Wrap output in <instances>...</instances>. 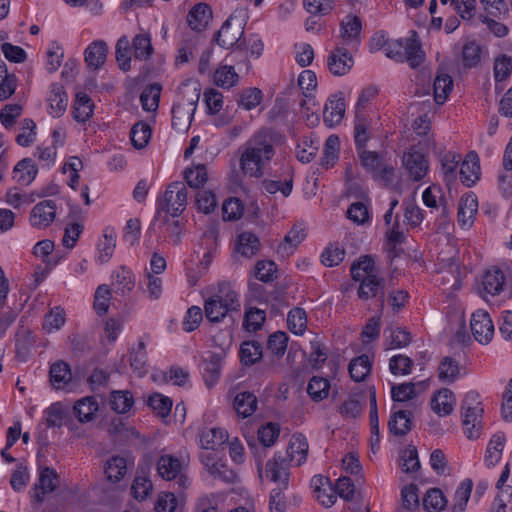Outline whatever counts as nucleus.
I'll use <instances>...</instances> for the list:
<instances>
[{
  "label": "nucleus",
  "instance_id": "1",
  "mask_svg": "<svg viewBox=\"0 0 512 512\" xmlns=\"http://www.w3.org/2000/svg\"><path fill=\"white\" fill-rule=\"evenodd\" d=\"M239 166L244 176L262 178L276 154L275 138L270 129L255 132L239 148Z\"/></svg>",
  "mask_w": 512,
  "mask_h": 512
},
{
  "label": "nucleus",
  "instance_id": "48",
  "mask_svg": "<svg viewBox=\"0 0 512 512\" xmlns=\"http://www.w3.org/2000/svg\"><path fill=\"white\" fill-rule=\"evenodd\" d=\"M460 376L459 363L451 358L444 357L438 367V378L445 383H452Z\"/></svg>",
  "mask_w": 512,
  "mask_h": 512
},
{
  "label": "nucleus",
  "instance_id": "55",
  "mask_svg": "<svg viewBox=\"0 0 512 512\" xmlns=\"http://www.w3.org/2000/svg\"><path fill=\"white\" fill-rule=\"evenodd\" d=\"M213 79L218 87L231 88L236 85L239 76L233 66L224 65L215 71Z\"/></svg>",
  "mask_w": 512,
  "mask_h": 512
},
{
  "label": "nucleus",
  "instance_id": "26",
  "mask_svg": "<svg viewBox=\"0 0 512 512\" xmlns=\"http://www.w3.org/2000/svg\"><path fill=\"white\" fill-rule=\"evenodd\" d=\"M56 204L53 200H42L34 206V226L47 227L55 219Z\"/></svg>",
  "mask_w": 512,
  "mask_h": 512
},
{
  "label": "nucleus",
  "instance_id": "43",
  "mask_svg": "<svg viewBox=\"0 0 512 512\" xmlns=\"http://www.w3.org/2000/svg\"><path fill=\"white\" fill-rule=\"evenodd\" d=\"M371 361L365 354L352 359L349 363L348 370L351 378L355 382L364 381L371 371Z\"/></svg>",
  "mask_w": 512,
  "mask_h": 512
},
{
  "label": "nucleus",
  "instance_id": "29",
  "mask_svg": "<svg viewBox=\"0 0 512 512\" xmlns=\"http://www.w3.org/2000/svg\"><path fill=\"white\" fill-rule=\"evenodd\" d=\"M260 241L258 237L251 232H242L238 235L236 242V251L245 258H252L260 250Z\"/></svg>",
  "mask_w": 512,
  "mask_h": 512
},
{
  "label": "nucleus",
  "instance_id": "7",
  "mask_svg": "<svg viewBox=\"0 0 512 512\" xmlns=\"http://www.w3.org/2000/svg\"><path fill=\"white\" fill-rule=\"evenodd\" d=\"M158 206L172 217L181 215L187 206V188L183 182H172L166 188Z\"/></svg>",
  "mask_w": 512,
  "mask_h": 512
},
{
  "label": "nucleus",
  "instance_id": "59",
  "mask_svg": "<svg viewBox=\"0 0 512 512\" xmlns=\"http://www.w3.org/2000/svg\"><path fill=\"white\" fill-rule=\"evenodd\" d=\"M133 403V396L129 391H113L109 400L111 409L120 414L129 411Z\"/></svg>",
  "mask_w": 512,
  "mask_h": 512
},
{
  "label": "nucleus",
  "instance_id": "24",
  "mask_svg": "<svg viewBox=\"0 0 512 512\" xmlns=\"http://www.w3.org/2000/svg\"><path fill=\"white\" fill-rule=\"evenodd\" d=\"M228 439L227 432L222 428H203L199 432V442L203 449L215 450L223 445Z\"/></svg>",
  "mask_w": 512,
  "mask_h": 512
},
{
  "label": "nucleus",
  "instance_id": "58",
  "mask_svg": "<svg viewBox=\"0 0 512 512\" xmlns=\"http://www.w3.org/2000/svg\"><path fill=\"white\" fill-rule=\"evenodd\" d=\"M130 41L127 36L118 39L115 47V57L119 68L128 71L131 68Z\"/></svg>",
  "mask_w": 512,
  "mask_h": 512
},
{
  "label": "nucleus",
  "instance_id": "54",
  "mask_svg": "<svg viewBox=\"0 0 512 512\" xmlns=\"http://www.w3.org/2000/svg\"><path fill=\"white\" fill-rule=\"evenodd\" d=\"M152 135L150 126L144 122H138L133 125L130 131L131 143L136 149L144 148Z\"/></svg>",
  "mask_w": 512,
  "mask_h": 512
},
{
  "label": "nucleus",
  "instance_id": "47",
  "mask_svg": "<svg viewBox=\"0 0 512 512\" xmlns=\"http://www.w3.org/2000/svg\"><path fill=\"white\" fill-rule=\"evenodd\" d=\"M13 180L17 187H27L32 182V159L24 158L20 160L13 169Z\"/></svg>",
  "mask_w": 512,
  "mask_h": 512
},
{
  "label": "nucleus",
  "instance_id": "40",
  "mask_svg": "<svg viewBox=\"0 0 512 512\" xmlns=\"http://www.w3.org/2000/svg\"><path fill=\"white\" fill-rule=\"evenodd\" d=\"M505 441L506 437L502 432L492 436L485 454V463L488 466H495L501 460Z\"/></svg>",
  "mask_w": 512,
  "mask_h": 512
},
{
  "label": "nucleus",
  "instance_id": "4",
  "mask_svg": "<svg viewBox=\"0 0 512 512\" xmlns=\"http://www.w3.org/2000/svg\"><path fill=\"white\" fill-rule=\"evenodd\" d=\"M54 249V242L49 239L34 245V285L41 283L62 259Z\"/></svg>",
  "mask_w": 512,
  "mask_h": 512
},
{
  "label": "nucleus",
  "instance_id": "6",
  "mask_svg": "<svg viewBox=\"0 0 512 512\" xmlns=\"http://www.w3.org/2000/svg\"><path fill=\"white\" fill-rule=\"evenodd\" d=\"M245 18L246 14L243 10H236L223 23L216 37L221 47L229 49L239 43L244 33Z\"/></svg>",
  "mask_w": 512,
  "mask_h": 512
},
{
  "label": "nucleus",
  "instance_id": "14",
  "mask_svg": "<svg viewBox=\"0 0 512 512\" xmlns=\"http://www.w3.org/2000/svg\"><path fill=\"white\" fill-rule=\"evenodd\" d=\"M354 65V60L346 48H335L327 58V67L335 76L347 74Z\"/></svg>",
  "mask_w": 512,
  "mask_h": 512
},
{
  "label": "nucleus",
  "instance_id": "11",
  "mask_svg": "<svg viewBox=\"0 0 512 512\" xmlns=\"http://www.w3.org/2000/svg\"><path fill=\"white\" fill-rule=\"evenodd\" d=\"M408 176L413 181H421L429 170V163L425 155L416 150H409L402 158Z\"/></svg>",
  "mask_w": 512,
  "mask_h": 512
},
{
  "label": "nucleus",
  "instance_id": "30",
  "mask_svg": "<svg viewBox=\"0 0 512 512\" xmlns=\"http://www.w3.org/2000/svg\"><path fill=\"white\" fill-rule=\"evenodd\" d=\"M199 40L200 37L196 33L187 32L183 35L177 50L176 64H185L193 58Z\"/></svg>",
  "mask_w": 512,
  "mask_h": 512
},
{
  "label": "nucleus",
  "instance_id": "36",
  "mask_svg": "<svg viewBox=\"0 0 512 512\" xmlns=\"http://www.w3.org/2000/svg\"><path fill=\"white\" fill-rule=\"evenodd\" d=\"M504 284L505 277L499 268L489 269L483 276V289L492 296L498 295L503 290Z\"/></svg>",
  "mask_w": 512,
  "mask_h": 512
},
{
  "label": "nucleus",
  "instance_id": "49",
  "mask_svg": "<svg viewBox=\"0 0 512 512\" xmlns=\"http://www.w3.org/2000/svg\"><path fill=\"white\" fill-rule=\"evenodd\" d=\"M289 330L295 335H303L307 329V315L303 308L295 307L287 315Z\"/></svg>",
  "mask_w": 512,
  "mask_h": 512
},
{
  "label": "nucleus",
  "instance_id": "18",
  "mask_svg": "<svg viewBox=\"0 0 512 512\" xmlns=\"http://www.w3.org/2000/svg\"><path fill=\"white\" fill-rule=\"evenodd\" d=\"M360 286L358 289V296L362 300H367L373 297H380L381 306L384 305V285L385 281L383 278H379L377 275H370L368 278L359 280Z\"/></svg>",
  "mask_w": 512,
  "mask_h": 512
},
{
  "label": "nucleus",
  "instance_id": "5",
  "mask_svg": "<svg viewBox=\"0 0 512 512\" xmlns=\"http://www.w3.org/2000/svg\"><path fill=\"white\" fill-rule=\"evenodd\" d=\"M464 433L467 438H478L480 435V418L483 414V407L476 392H469L462 401Z\"/></svg>",
  "mask_w": 512,
  "mask_h": 512
},
{
  "label": "nucleus",
  "instance_id": "42",
  "mask_svg": "<svg viewBox=\"0 0 512 512\" xmlns=\"http://www.w3.org/2000/svg\"><path fill=\"white\" fill-rule=\"evenodd\" d=\"M340 140L337 135H330L325 142L323 156L321 157L320 165L329 169L333 167L339 158Z\"/></svg>",
  "mask_w": 512,
  "mask_h": 512
},
{
  "label": "nucleus",
  "instance_id": "38",
  "mask_svg": "<svg viewBox=\"0 0 512 512\" xmlns=\"http://www.w3.org/2000/svg\"><path fill=\"white\" fill-rule=\"evenodd\" d=\"M202 371L207 386L214 385L220 377L221 357L215 353L210 354L202 362Z\"/></svg>",
  "mask_w": 512,
  "mask_h": 512
},
{
  "label": "nucleus",
  "instance_id": "53",
  "mask_svg": "<svg viewBox=\"0 0 512 512\" xmlns=\"http://www.w3.org/2000/svg\"><path fill=\"white\" fill-rule=\"evenodd\" d=\"M127 471V461L125 458L115 456L109 459L105 466L107 479L112 482L120 481Z\"/></svg>",
  "mask_w": 512,
  "mask_h": 512
},
{
  "label": "nucleus",
  "instance_id": "20",
  "mask_svg": "<svg viewBox=\"0 0 512 512\" xmlns=\"http://www.w3.org/2000/svg\"><path fill=\"white\" fill-rule=\"evenodd\" d=\"M107 44L102 40L92 42L85 50L84 60L89 69L98 70L106 61Z\"/></svg>",
  "mask_w": 512,
  "mask_h": 512
},
{
  "label": "nucleus",
  "instance_id": "13",
  "mask_svg": "<svg viewBox=\"0 0 512 512\" xmlns=\"http://www.w3.org/2000/svg\"><path fill=\"white\" fill-rule=\"evenodd\" d=\"M345 114V101L342 92L331 95L324 107L323 121L328 127L338 125Z\"/></svg>",
  "mask_w": 512,
  "mask_h": 512
},
{
  "label": "nucleus",
  "instance_id": "33",
  "mask_svg": "<svg viewBox=\"0 0 512 512\" xmlns=\"http://www.w3.org/2000/svg\"><path fill=\"white\" fill-rule=\"evenodd\" d=\"M98 261L103 264L109 261L116 247V232L112 227H106L103 231V237L98 242Z\"/></svg>",
  "mask_w": 512,
  "mask_h": 512
},
{
  "label": "nucleus",
  "instance_id": "46",
  "mask_svg": "<svg viewBox=\"0 0 512 512\" xmlns=\"http://www.w3.org/2000/svg\"><path fill=\"white\" fill-rule=\"evenodd\" d=\"M184 179L191 188L203 187L208 180L207 167L205 164H196L185 169Z\"/></svg>",
  "mask_w": 512,
  "mask_h": 512
},
{
  "label": "nucleus",
  "instance_id": "23",
  "mask_svg": "<svg viewBox=\"0 0 512 512\" xmlns=\"http://www.w3.org/2000/svg\"><path fill=\"white\" fill-rule=\"evenodd\" d=\"M413 415L407 410L393 412L388 421V429L395 436H405L413 427Z\"/></svg>",
  "mask_w": 512,
  "mask_h": 512
},
{
  "label": "nucleus",
  "instance_id": "51",
  "mask_svg": "<svg viewBox=\"0 0 512 512\" xmlns=\"http://www.w3.org/2000/svg\"><path fill=\"white\" fill-rule=\"evenodd\" d=\"M400 468L406 474H413L420 468L417 449L409 445L400 454Z\"/></svg>",
  "mask_w": 512,
  "mask_h": 512
},
{
  "label": "nucleus",
  "instance_id": "9",
  "mask_svg": "<svg viewBox=\"0 0 512 512\" xmlns=\"http://www.w3.org/2000/svg\"><path fill=\"white\" fill-rule=\"evenodd\" d=\"M59 485V476L53 469L40 462L38 468V481L34 484V498L37 501L44 500L46 495L51 494Z\"/></svg>",
  "mask_w": 512,
  "mask_h": 512
},
{
  "label": "nucleus",
  "instance_id": "61",
  "mask_svg": "<svg viewBox=\"0 0 512 512\" xmlns=\"http://www.w3.org/2000/svg\"><path fill=\"white\" fill-rule=\"evenodd\" d=\"M351 275L355 281L368 278L370 275H376L375 264L370 256H363L357 263L351 266Z\"/></svg>",
  "mask_w": 512,
  "mask_h": 512
},
{
  "label": "nucleus",
  "instance_id": "15",
  "mask_svg": "<svg viewBox=\"0 0 512 512\" xmlns=\"http://www.w3.org/2000/svg\"><path fill=\"white\" fill-rule=\"evenodd\" d=\"M48 113L54 117H61L67 110L68 95L64 87L59 83H52L46 99Z\"/></svg>",
  "mask_w": 512,
  "mask_h": 512
},
{
  "label": "nucleus",
  "instance_id": "32",
  "mask_svg": "<svg viewBox=\"0 0 512 512\" xmlns=\"http://www.w3.org/2000/svg\"><path fill=\"white\" fill-rule=\"evenodd\" d=\"M50 381L55 389H64L72 380L69 365L64 361H58L50 367Z\"/></svg>",
  "mask_w": 512,
  "mask_h": 512
},
{
  "label": "nucleus",
  "instance_id": "10",
  "mask_svg": "<svg viewBox=\"0 0 512 512\" xmlns=\"http://www.w3.org/2000/svg\"><path fill=\"white\" fill-rule=\"evenodd\" d=\"M471 331L476 341L488 344L494 335V324L488 312L477 310L470 321Z\"/></svg>",
  "mask_w": 512,
  "mask_h": 512
},
{
  "label": "nucleus",
  "instance_id": "27",
  "mask_svg": "<svg viewBox=\"0 0 512 512\" xmlns=\"http://www.w3.org/2000/svg\"><path fill=\"white\" fill-rule=\"evenodd\" d=\"M427 387V381H420L417 384L408 382L394 385L391 389V396L395 402H406L416 397L417 388H419V391H425Z\"/></svg>",
  "mask_w": 512,
  "mask_h": 512
},
{
  "label": "nucleus",
  "instance_id": "16",
  "mask_svg": "<svg viewBox=\"0 0 512 512\" xmlns=\"http://www.w3.org/2000/svg\"><path fill=\"white\" fill-rule=\"evenodd\" d=\"M478 211V200L476 195L469 193L464 195L458 206V223L462 228H469L474 223L475 215Z\"/></svg>",
  "mask_w": 512,
  "mask_h": 512
},
{
  "label": "nucleus",
  "instance_id": "31",
  "mask_svg": "<svg viewBox=\"0 0 512 512\" xmlns=\"http://www.w3.org/2000/svg\"><path fill=\"white\" fill-rule=\"evenodd\" d=\"M112 287L115 293H129L134 287L133 273L125 267H119L112 274Z\"/></svg>",
  "mask_w": 512,
  "mask_h": 512
},
{
  "label": "nucleus",
  "instance_id": "64",
  "mask_svg": "<svg viewBox=\"0 0 512 512\" xmlns=\"http://www.w3.org/2000/svg\"><path fill=\"white\" fill-rule=\"evenodd\" d=\"M262 91L258 88H246L238 96L237 103L245 110H252L257 107L262 100Z\"/></svg>",
  "mask_w": 512,
  "mask_h": 512
},
{
  "label": "nucleus",
  "instance_id": "56",
  "mask_svg": "<svg viewBox=\"0 0 512 512\" xmlns=\"http://www.w3.org/2000/svg\"><path fill=\"white\" fill-rule=\"evenodd\" d=\"M330 384L326 378L314 376L310 379L307 386V393L316 402L327 398Z\"/></svg>",
  "mask_w": 512,
  "mask_h": 512
},
{
  "label": "nucleus",
  "instance_id": "39",
  "mask_svg": "<svg viewBox=\"0 0 512 512\" xmlns=\"http://www.w3.org/2000/svg\"><path fill=\"white\" fill-rule=\"evenodd\" d=\"M16 356L22 361H27L30 357L32 347V336L28 326L21 325L16 333Z\"/></svg>",
  "mask_w": 512,
  "mask_h": 512
},
{
  "label": "nucleus",
  "instance_id": "44",
  "mask_svg": "<svg viewBox=\"0 0 512 512\" xmlns=\"http://www.w3.org/2000/svg\"><path fill=\"white\" fill-rule=\"evenodd\" d=\"M262 346L258 341H244L239 350L241 362L246 366H251L261 360Z\"/></svg>",
  "mask_w": 512,
  "mask_h": 512
},
{
  "label": "nucleus",
  "instance_id": "22",
  "mask_svg": "<svg viewBox=\"0 0 512 512\" xmlns=\"http://www.w3.org/2000/svg\"><path fill=\"white\" fill-rule=\"evenodd\" d=\"M308 448L309 445L306 438L301 434H295L292 436L287 447L286 458L290 463H295L299 466L305 462Z\"/></svg>",
  "mask_w": 512,
  "mask_h": 512
},
{
  "label": "nucleus",
  "instance_id": "8",
  "mask_svg": "<svg viewBox=\"0 0 512 512\" xmlns=\"http://www.w3.org/2000/svg\"><path fill=\"white\" fill-rule=\"evenodd\" d=\"M157 472L164 480H174L180 489H185L190 484L189 478L183 474V463L173 455L164 454L158 458Z\"/></svg>",
  "mask_w": 512,
  "mask_h": 512
},
{
  "label": "nucleus",
  "instance_id": "21",
  "mask_svg": "<svg viewBox=\"0 0 512 512\" xmlns=\"http://www.w3.org/2000/svg\"><path fill=\"white\" fill-rule=\"evenodd\" d=\"M212 11L210 7L205 3L196 4L187 15V22L189 27L193 30L192 33H198L203 31L210 18Z\"/></svg>",
  "mask_w": 512,
  "mask_h": 512
},
{
  "label": "nucleus",
  "instance_id": "37",
  "mask_svg": "<svg viewBox=\"0 0 512 512\" xmlns=\"http://www.w3.org/2000/svg\"><path fill=\"white\" fill-rule=\"evenodd\" d=\"M257 398L251 392L238 393L234 398V409L243 418L251 416L257 408Z\"/></svg>",
  "mask_w": 512,
  "mask_h": 512
},
{
  "label": "nucleus",
  "instance_id": "62",
  "mask_svg": "<svg viewBox=\"0 0 512 512\" xmlns=\"http://www.w3.org/2000/svg\"><path fill=\"white\" fill-rule=\"evenodd\" d=\"M147 353L144 341H139L136 348L130 352V365L138 375L146 372Z\"/></svg>",
  "mask_w": 512,
  "mask_h": 512
},
{
  "label": "nucleus",
  "instance_id": "57",
  "mask_svg": "<svg viewBox=\"0 0 512 512\" xmlns=\"http://www.w3.org/2000/svg\"><path fill=\"white\" fill-rule=\"evenodd\" d=\"M453 88L452 77L448 74H439L434 80V99L437 104H443Z\"/></svg>",
  "mask_w": 512,
  "mask_h": 512
},
{
  "label": "nucleus",
  "instance_id": "41",
  "mask_svg": "<svg viewBox=\"0 0 512 512\" xmlns=\"http://www.w3.org/2000/svg\"><path fill=\"white\" fill-rule=\"evenodd\" d=\"M370 121L365 113L355 115L354 140L357 150L363 149L370 139Z\"/></svg>",
  "mask_w": 512,
  "mask_h": 512
},
{
  "label": "nucleus",
  "instance_id": "34",
  "mask_svg": "<svg viewBox=\"0 0 512 512\" xmlns=\"http://www.w3.org/2000/svg\"><path fill=\"white\" fill-rule=\"evenodd\" d=\"M341 38L345 44L357 41L362 29V23L358 16L349 14L343 18L340 24Z\"/></svg>",
  "mask_w": 512,
  "mask_h": 512
},
{
  "label": "nucleus",
  "instance_id": "60",
  "mask_svg": "<svg viewBox=\"0 0 512 512\" xmlns=\"http://www.w3.org/2000/svg\"><path fill=\"white\" fill-rule=\"evenodd\" d=\"M64 56V51L62 46L53 41L48 46V49L45 53V68L49 73L55 72L61 65L62 59Z\"/></svg>",
  "mask_w": 512,
  "mask_h": 512
},
{
  "label": "nucleus",
  "instance_id": "2",
  "mask_svg": "<svg viewBox=\"0 0 512 512\" xmlns=\"http://www.w3.org/2000/svg\"><path fill=\"white\" fill-rule=\"evenodd\" d=\"M240 293L229 282H220L216 291L204 302V313L212 323H219L225 317L239 312L241 308Z\"/></svg>",
  "mask_w": 512,
  "mask_h": 512
},
{
  "label": "nucleus",
  "instance_id": "50",
  "mask_svg": "<svg viewBox=\"0 0 512 512\" xmlns=\"http://www.w3.org/2000/svg\"><path fill=\"white\" fill-rule=\"evenodd\" d=\"M161 94V86L153 83L145 87L140 95V102L145 111H155L158 108Z\"/></svg>",
  "mask_w": 512,
  "mask_h": 512
},
{
  "label": "nucleus",
  "instance_id": "35",
  "mask_svg": "<svg viewBox=\"0 0 512 512\" xmlns=\"http://www.w3.org/2000/svg\"><path fill=\"white\" fill-rule=\"evenodd\" d=\"M94 104L84 92H78L73 105V117L78 122H86L93 114Z\"/></svg>",
  "mask_w": 512,
  "mask_h": 512
},
{
  "label": "nucleus",
  "instance_id": "25",
  "mask_svg": "<svg viewBox=\"0 0 512 512\" xmlns=\"http://www.w3.org/2000/svg\"><path fill=\"white\" fill-rule=\"evenodd\" d=\"M454 405V394L447 388L440 389L431 400L432 410L441 417L449 415L453 411Z\"/></svg>",
  "mask_w": 512,
  "mask_h": 512
},
{
  "label": "nucleus",
  "instance_id": "45",
  "mask_svg": "<svg viewBox=\"0 0 512 512\" xmlns=\"http://www.w3.org/2000/svg\"><path fill=\"white\" fill-rule=\"evenodd\" d=\"M131 46L135 59L147 60L153 54L151 37L148 33H140L135 35V37L132 40Z\"/></svg>",
  "mask_w": 512,
  "mask_h": 512
},
{
  "label": "nucleus",
  "instance_id": "12",
  "mask_svg": "<svg viewBox=\"0 0 512 512\" xmlns=\"http://www.w3.org/2000/svg\"><path fill=\"white\" fill-rule=\"evenodd\" d=\"M290 462L282 453H276L266 464V475L271 481L278 483L279 488L287 489L289 484Z\"/></svg>",
  "mask_w": 512,
  "mask_h": 512
},
{
  "label": "nucleus",
  "instance_id": "19",
  "mask_svg": "<svg viewBox=\"0 0 512 512\" xmlns=\"http://www.w3.org/2000/svg\"><path fill=\"white\" fill-rule=\"evenodd\" d=\"M480 178V163L476 152L471 151L460 167V179L466 187L473 186Z\"/></svg>",
  "mask_w": 512,
  "mask_h": 512
},
{
  "label": "nucleus",
  "instance_id": "28",
  "mask_svg": "<svg viewBox=\"0 0 512 512\" xmlns=\"http://www.w3.org/2000/svg\"><path fill=\"white\" fill-rule=\"evenodd\" d=\"M98 408L96 399L93 396H87L75 402L73 411L79 422L86 423L93 420Z\"/></svg>",
  "mask_w": 512,
  "mask_h": 512
},
{
  "label": "nucleus",
  "instance_id": "52",
  "mask_svg": "<svg viewBox=\"0 0 512 512\" xmlns=\"http://www.w3.org/2000/svg\"><path fill=\"white\" fill-rule=\"evenodd\" d=\"M472 488L473 482L470 479H466L460 483L454 494V504L451 508L452 512H464Z\"/></svg>",
  "mask_w": 512,
  "mask_h": 512
},
{
  "label": "nucleus",
  "instance_id": "17",
  "mask_svg": "<svg viewBox=\"0 0 512 512\" xmlns=\"http://www.w3.org/2000/svg\"><path fill=\"white\" fill-rule=\"evenodd\" d=\"M403 44V62H407L411 68H416L424 62L425 53L415 31H412L411 37L404 38Z\"/></svg>",
  "mask_w": 512,
  "mask_h": 512
},
{
  "label": "nucleus",
  "instance_id": "3",
  "mask_svg": "<svg viewBox=\"0 0 512 512\" xmlns=\"http://www.w3.org/2000/svg\"><path fill=\"white\" fill-rule=\"evenodd\" d=\"M200 98V91L189 85H183L179 89L177 101L172 107V127L177 131H185L189 128L197 103Z\"/></svg>",
  "mask_w": 512,
  "mask_h": 512
},
{
  "label": "nucleus",
  "instance_id": "63",
  "mask_svg": "<svg viewBox=\"0 0 512 512\" xmlns=\"http://www.w3.org/2000/svg\"><path fill=\"white\" fill-rule=\"evenodd\" d=\"M447 504L443 492L438 488H431L423 498L424 507L430 512L441 511Z\"/></svg>",
  "mask_w": 512,
  "mask_h": 512
}]
</instances>
